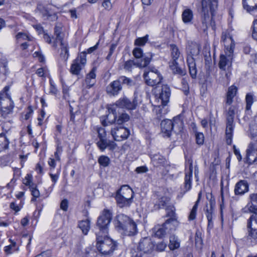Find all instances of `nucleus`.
Masks as SVG:
<instances>
[{"label":"nucleus","mask_w":257,"mask_h":257,"mask_svg":"<svg viewBox=\"0 0 257 257\" xmlns=\"http://www.w3.org/2000/svg\"><path fill=\"white\" fill-rule=\"evenodd\" d=\"M136 104L131 101L126 97L119 99L115 103L110 104L108 107L109 114L106 115L104 119L101 117L102 124L106 126L109 124L116 122L118 124H122L130 119V116L125 112L120 111L121 108L127 109H135Z\"/></svg>","instance_id":"obj_1"},{"label":"nucleus","mask_w":257,"mask_h":257,"mask_svg":"<svg viewBox=\"0 0 257 257\" xmlns=\"http://www.w3.org/2000/svg\"><path fill=\"white\" fill-rule=\"evenodd\" d=\"M62 32L61 26L56 25L54 36L51 37L48 34L45 33L44 34L43 38L47 43L51 44L54 48H57L58 45H60L61 49L60 56L66 60L69 56L68 44L63 40V34Z\"/></svg>","instance_id":"obj_2"},{"label":"nucleus","mask_w":257,"mask_h":257,"mask_svg":"<svg viewBox=\"0 0 257 257\" xmlns=\"http://www.w3.org/2000/svg\"><path fill=\"white\" fill-rule=\"evenodd\" d=\"M107 233H97V250L104 256L110 255L117 247L116 242L112 240Z\"/></svg>","instance_id":"obj_3"},{"label":"nucleus","mask_w":257,"mask_h":257,"mask_svg":"<svg viewBox=\"0 0 257 257\" xmlns=\"http://www.w3.org/2000/svg\"><path fill=\"white\" fill-rule=\"evenodd\" d=\"M200 50V47L197 43L193 42H188L187 47V52L188 54L187 62L190 74L193 78H195L197 74L196 63L193 57L198 56Z\"/></svg>","instance_id":"obj_4"},{"label":"nucleus","mask_w":257,"mask_h":257,"mask_svg":"<svg viewBox=\"0 0 257 257\" xmlns=\"http://www.w3.org/2000/svg\"><path fill=\"white\" fill-rule=\"evenodd\" d=\"M9 87L6 86L4 91L0 93V109L1 115L6 118L9 114L13 112L14 104L10 95L7 93Z\"/></svg>","instance_id":"obj_5"},{"label":"nucleus","mask_w":257,"mask_h":257,"mask_svg":"<svg viewBox=\"0 0 257 257\" xmlns=\"http://www.w3.org/2000/svg\"><path fill=\"white\" fill-rule=\"evenodd\" d=\"M155 247L153 241L149 237H144L141 239L138 244L137 252L136 250L131 251L132 257H142L143 253H151Z\"/></svg>","instance_id":"obj_6"},{"label":"nucleus","mask_w":257,"mask_h":257,"mask_svg":"<svg viewBox=\"0 0 257 257\" xmlns=\"http://www.w3.org/2000/svg\"><path fill=\"white\" fill-rule=\"evenodd\" d=\"M112 212L110 210L104 209L97 218V233H107L108 226L112 219Z\"/></svg>","instance_id":"obj_7"},{"label":"nucleus","mask_w":257,"mask_h":257,"mask_svg":"<svg viewBox=\"0 0 257 257\" xmlns=\"http://www.w3.org/2000/svg\"><path fill=\"white\" fill-rule=\"evenodd\" d=\"M144 77L146 84L151 86L159 84L162 79L159 72L154 67L146 69L144 73Z\"/></svg>","instance_id":"obj_8"},{"label":"nucleus","mask_w":257,"mask_h":257,"mask_svg":"<svg viewBox=\"0 0 257 257\" xmlns=\"http://www.w3.org/2000/svg\"><path fill=\"white\" fill-rule=\"evenodd\" d=\"M208 1L209 2V4H208L206 1H202V13L203 15L202 23L204 31L207 28V24L209 19V9L211 11L214 7L217 6V0H208Z\"/></svg>","instance_id":"obj_9"},{"label":"nucleus","mask_w":257,"mask_h":257,"mask_svg":"<svg viewBox=\"0 0 257 257\" xmlns=\"http://www.w3.org/2000/svg\"><path fill=\"white\" fill-rule=\"evenodd\" d=\"M86 63V52H83L73 60L70 67V72L73 75H78Z\"/></svg>","instance_id":"obj_10"},{"label":"nucleus","mask_w":257,"mask_h":257,"mask_svg":"<svg viewBox=\"0 0 257 257\" xmlns=\"http://www.w3.org/2000/svg\"><path fill=\"white\" fill-rule=\"evenodd\" d=\"M153 55L148 54L145 55L143 59L140 62H135L133 60H129L124 62L123 64V68L127 71H131L134 66H137L140 68L145 67L149 65L152 58Z\"/></svg>","instance_id":"obj_11"},{"label":"nucleus","mask_w":257,"mask_h":257,"mask_svg":"<svg viewBox=\"0 0 257 257\" xmlns=\"http://www.w3.org/2000/svg\"><path fill=\"white\" fill-rule=\"evenodd\" d=\"M233 51H232L231 49L228 51H225L224 54L220 55L219 67L221 70L228 71L230 70L233 59Z\"/></svg>","instance_id":"obj_12"},{"label":"nucleus","mask_w":257,"mask_h":257,"mask_svg":"<svg viewBox=\"0 0 257 257\" xmlns=\"http://www.w3.org/2000/svg\"><path fill=\"white\" fill-rule=\"evenodd\" d=\"M248 236L254 239H257V213L249 217L247 225Z\"/></svg>","instance_id":"obj_13"},{"label":"nucleus","mask_w":257,"mask_h":257,"mask_svg":"<svg viewBox=\"0 0 257 257\" xmlns=\"http://www.w3.org/2000/svg\"><path fill=\"white\" fill-rule=\"evenodd\" d=\"M169 215L171 217L167 219L163 224V226H164L168 233L175 230L179 224V222L178 221L175 212L173 211H172Z\"/></svg>","instance_id":"obj_14"},{"label":"nucleus","mask_w":257,"mask_h":257,"mask_svg":"<svg viewBox=\"0 0 257 257\" xmlns=\"http://www.w3.org/2000/svg\"><path fill=\"white\" fill-rule=\"evenodd\" d=\"M171 95V90L169 87L167 85L162 86L161 92L156 94V97L158 99V101H161V104L166 105L169 101Z\"/></svg>","instance_id":"obj_15"},{"label":"nucleus","mask_w":257,"mask_h":257,"mask_svg":"<svg viewBox=\"0 0 257 257\" xmlns=\"http://www.w3.org/2000/svg\"><path fill=\"white\" fill-rule=\"evenodd\" d=\"M111 134L114 140L121 141L127 138L130 135V132L125 127H119L112 129Z\"/></svg>","instance_id":"obj_16"},{"label":"nucleus","mask_w":257,"mask_h":257,"mask_svg":"<svg viewBox=\"0 0 257 257\" xmlns=\"http://www.w3.org/2000/svg\"><path fill=\"white\" fill-rule=\"evenodd\" d=\"M246 160L248 163L252 164L257 160V144L251 142L246 150Z\"/></svg>","instance_id":"obj_17"},{"label":"nucleus","mask_w":257,"mask_h":257,"mask_svg":"<svg viewBox=\"0 0 257 257\" xmlns=\"http://www.w3.org/2000/svg\"><path fill=\"white\" fill-rule=\"evenodd\" d=\"M221 40L225 48V51H228L231 48L233 51L235 44L230 34L227 32H224L222 34Z\"/></svg>","instance_id":"obj_18"},{"label":"nucleus","mask_w":257,"mask_h":257,"mask_svg":"<svg viewBox=\"0 0 257 257\" xmlns=\"http://www.w3.org/2000/svg\"><path fill=\"white\" fill-rule=\"evenodd\" d=\"M248 191V184L245 180H240L235 185L234 192L236 195H242Z\"/></svg>","instance_id":"obj_19"},{"label":"nucleus","mask_w":257,"mask_h":257,"mask_svg":"<svg viewBox=\"0 0 257 257\" xmlns=\"http://www.w3.org/2000/svg\"><path fill=\"white\" fill-rule=\"evenodd\" d=\"M172 121L170 119H165L161 123L162 133L164 136L169 137L173 131Z\"/></svg>","instance_id":"obj_20"},{"label":"nucleus","mask_w":257,"mask_h":257,"mask_svg":"<svg viewBox=\"0 0 257 257\" xmlns=\"http://www.w3.org/2000/svg\"><path fill=\"white\" fill-rule=\"evenodd\" d=\"M97 133L100 141L97 143V146L102 151L104 150L109 145V142L105 138V133L103 128L97 129Z\"/></svg>","instance_id":"obj_21"},{"label":"nucleus","mask_w":257,"mask_h":257,"mask_svg":"<svg viewBox=\"0 0 257 257\" xmlns=\"http://www.w3.org/2000/svg\"><path fill=\"white\" fill-rule=\"evenodd\" d=\"M251 204H248L245 208V212L257 213V193L249 195Z\"/></svg>","instance_id":"obj_22"},{"label":"nucleus","mask_w":257,"mask_h":257,"mask_svg":"<svg viewBox=\"0 0 257 257\" xmlns=\"http://www.w3.org/2000/svg\"><path fill=\"white\" fill-rule=\"evenodd\" d=\"M116 195L120 196H123L126 198L133 200L134 198V192L127 185H122L117 191Z\"/></svg>","instance_id":"obj_23"},{"label":"nucleus","mask_w":257,"mask_h":257,"mask_svg":"<svg viewBox=\"0 0 257 257\" xmlns=\"http://www.w3.org/2000/svg\"><path fill=\"white\" fill-rule=\"evenodd\" d=\"M131 219L130 217L123 214L117 215L115 221L116 227L119 230H122Z\"/></svg>","instance_id":"obj_24"},{"label":"nucleus","mask_w":257,"mask_h":257,"mask_svg":"<svg viewBox=\"0 0 257 257\" xmlns=\"http://www.w3.org/2000/svg\"><path fill=\"white\" fill-rule=\"evenodd\" d=\"M242 4L248 13L253 14L257 12V0H243Z\"/></svg>","instance_id":"obj_25"},{"label":"nucleus","mask_w":257,"mask_h":257,"mask_svg":"<svg viewBox=\"0 0 257 257\" xmlns=\"http://www.w3.org/2000/svg\"><path fill=\"white\" fill-rule=\"evenodd\" d=\"M122 230L127 235H134L137 232V225L132 219H131Z\"/></svg>","instance_id":"obj_26"},{"label":"nucleus","mask_w":257,"mask_h":257,"mask_svg":"<svg viewBox=\"0 0 257 257\" xmlns=\"http://www.w3.org/2000/svg\"><path fill=\"white\" fill-rule=\"evenodd\" d=\"M96 68L93 67L90 72L87 75L85 83L89 88L92 87L96 83Z\"/></svg>","instance_id":"obj_27"},{"label":"nucleus","mask_w":257,"mask_h":257,"mask_svg":"<svg viewBox=\"0 0 257 257\" xmlns=\"http://www.w3.org/2000/svg\"><path fill=\"white\" fill-rule=\"evenodd\" d=\"M121 89V86L117 80L113 81L109 86L107 87V92L108 93L113 95H117L119 91Z\"/></svg>","instance_id":"obj_28"},{"label":"nucleus","mask_w":257,"mask_h":257,"mask_svg":"<svg viewBox=\"0 0 257 257\" xmlns=\"http://www.w3.org/2000/svg\"><path fill=\"white\" fill-rule=\"evenodd\" d=\"M193 11L190 9H185L182 14V19L184 23L190 24L192 23L193 19Z\"/></svg>","instance_id":"obj_29"},{"label":"nucleus","mask_w":257,"mask_h":257,"mask_svg":"<svg viewBox=\"0 0 257 257\" xmlns=\"http://www.w3.org/2000/svg\"><path fill=\"white\" fill-rule=\"evenodd\" d=\"M152 232L154 235L159 238L165 237L167 233H168L164 226H163V224L155 226L152 229Z\"/></svg>","instance_id":"obj_30"},{"label":"nucleus","mask_w":257,"mask_h":257,"mask_svg":"<svg viewBox=\"0 0 257 257\" xmlns=\"http://www.w3.org/2000/svg\"><path fill=\"white\" fill-rule=\"evenodd\" d=\"M193 173V165L192 163L189 165V170L186 172L185 177V188L186 191L189 190L191 188V177Z\"/></svg>","instance_id":"obj_31"},{"label":"nucleus","mask_w":257,"mask_h":257,"mask_svg":"<svg viewBox=\"0 0 257 257\" xmlns=\"http://www.w3.org/2000/svg\"><path fill=\"white\" fill-rule=\"evenodd\" d=\"M151 161L155 167L164 166L166 163V159L159 154H155L151 157Z\"/></svg>","instance_id":"obj_32"},{"label":"nucleus","mask_w":257,"mask_h":257,"mask_svg":"<svg viewBox=\"0 0 257 257\" xmlns=\"http://www.w3.org/2000/svg\"><path fill=\"white\" fill-rule=\"evenodd\" d=\"M115 199L118 206L120 208L128 207L133 202V200L126 198L123 196L116 195Z\"/></svg>","instance_id":"obj_33"},{"label":"nucleus","mask_w":257,"mask_h":257,"mask_svg":"<svg viewBox=\"0 0 257 257\" xmlns=\"http://www.w3.org/2000/svg\"><path fill=\"white\" fill-rule=\"evenodd\" d=\"M172 121L173 131L176 133L181 132L183 130L184 123L180 117L176 116Z\"/></svg>","instance_id":"obj_34"},{"label":"nucleus","mask_w":257,"mask_h":257,"mask_svg":"<svg viewBox=\"0 0 257 257\" xmlns=\"http://www.w3.org/2000/svg\"><path fill=\"white\" fill-rule=\"evenodd\" d=\"M237 88L236 86L232 85L228 88L226 94V103L230 105L233 102V98L235 96Z\"/></svg>","instance_id":"obj_35"},{"label":"nucleus","mask_w":257,"mask_h":257,"mask_svg":"<svg viewBox=\"0 0 257 257\" xmlns=\"http://www.w3.org/2000/svg\"><path fill=\"white\" fill-rule=\"evenodd\" d=\"M180 246V240L178 236L172 235L170 236L168 246L170 250H174L179 248Z\"/></svg>","instance_id":"obj_36"},{"label":"nucleus","mask_w":257,"mask_h":257,"mask_svg":"<svg viewBox=\"0 0 257 257\" xmlns=\"http://www.w3.org/2000/svg\"><path fill=\"white\" fill-rule=\"evenodd\" d=\"M16 38L19 43H22L23 41L33 42L34 38L26 33L20 32L16 35Z\"/></svg>","instance_id":"obj_37"},{"label":"nucleus","mask_w":257,"mask_h":257,"mask_svg":"<svg viewBox=\"0 0 257 257\" xmlns=\"http://www.w3.org/2000/svg\"><path fill=\"white\" fill-rule=\"evenodd\" d=\"M170 67L174 74H185V72L179 67L176 61H172L170 63Z\"/></svg>","instance_id":"obj_38"},{"label":"nucleus","mask_w":257,"mask_h":257,"mask_svg":"<svg viewBox=\"0 0 257 257\" xmlns=\"http://www.w3.org/2000/svg\"><path fill=\"white\" fill-rule=\"evenodd\" d=\"M79 227L81 229L82 232L84 234H87L90 228V223L88 219L82 220L79 222L78 224Z\"/></svg>","instance_id":"obj_39"},{"label":"nucleus","mask_w":257,"mask_h":257,"mask_svg":"<svg viewBox=\"0 0 257 257\" xmlns=\"http://www.w3.org/2000/svg\"><path fill=\"white\" fill-rule=\"evenodd\" d=\"M9 142L5 135L2 133L0 134V152L8 148Z\"/></svg>","instance_id":"obj_40"},{"label":"nucleus","mask_w":257,"mask_h":257,"mask_svg":"<svg viewBox=\"0 0 257 257\" xmlns=\"http://www.w3.org/2000/svg\"><path fill=\"white\" fill-rule=\"evenodd\" d=\"M200 201V194L199 195V197L197 200L196 201L194 205L193 206L192 209H191L190 214L188 217V219L189 220H193L195 219L196 212L198 208V203Z\"/></svg>","instance_id":"obj_41"},{"label":"nucleus","mask_w":257,"mask_h":257,"mask_svg":"<svg viewBox=\"0 0 257 257\" xmlns=\"http://www.w3.org/2000/svg\"><path fill=\"white\" fill-rule=\"evenodd\" d=\"M96 246L92 245L86 247L85 249L84 257H95Z\"/></svg>","instance_id":"obj_42"},{"label":"nucleus","mask_w":257,"mask_h":257,"mask_svg":"<svg viewBox=\"0 0 257 257\" xmlns=\"http://www.w3.org/2000/svg\"><path fill=\"white\" fill-rule=\"evenodd\" d=\"M37 11L41 14L43 17L48 18L51 16L48 10L42 4L37 6Z\"/></svg>","instance_id":"obj_43"},{"label":"nucleus","mask_w":257,"mask_h":257,"mask_svg":"<svg viewBox=\"0 0 257 257\" xmlns=\"http://www.w3.org/2000/svg\"><path fill=\"white\" fill-rule=\"evenodd\" d=\"M171 56L172 58V61H176L180 57V52L178 47L175 45H171Z\"/></svg>","instance_id":"obj_44"},{"label":"nucleus","mask_w":257,"mask_h":257,"mask_svg":"<svg viewBox=\"0 0 257 257\" xmlns=\"http://www.w3.org/2000/svg\"><path fill=\"white\" fill-rule=\"evenodd\" d=\"M233 126H226V138L227 144L230 145L231 143Z\"/></svg>","instance_id":"obj_45"},{"label":"nucleus","mask_w":257,"mask_h":257,"mask_svg":"<svg viewBox=\"0 0 257 257\" xmlns=\"http://www.w3.org/2000/svg\"><path fill=\"white\" fill-rule=\"evenodd\" d=\"M117 80L119 82L120 84L121 83L129 86L134 84V82L132 79L124 76H120Z\"/></svg>","instance_id":"obj_46"},{"label":"nucleus","mask_w":257,"mask_h":257,"mask_svg":"<svg viewBox=\"0 0 257 257\" xmlns=\"http://www.w3.org/2000/svg\"><path fill=\"white\" fill-rule=\"evenodd\" d=\"M8 72V63L5 60H0V74L6 75Z\"/></svg>","instance_id":"obj_47"},{"label":"nucleus","mask_w":257,"mask_h":257,"mask_svg":"<svg viewBox=\"0 0 257 257\" xmlns=\"http://www.w3.org/2000/svg\"><path fill=\"white\" fill-rule=\"evenodd\" d=\"M149 35H146L145 36L137 39L135 41V45L139 46H143L148 41Z\"/></svg>","instance_id":"obj_48"},{"label":"nucleus","mask_w":257,"mask_h":257,"mask_svg":"<svg viewBox=\"0 0 257 257\" xmlns=\"http://www.w3.org/2000/svg\"><path fill=\"white\" fill-rule=\"evenodd\" d=\"M246 100V109L248 110L250 109L251 106L253 102V95L250 93H248L246 94L245 97Z\"/></svg>","instance_id":"obj_49"},{"label":"nucleus","mask_w":257,"mask_h":257,"mask_svg":"<svg viewBox=\"0 0 257 257\" xmlns=\"http://www.w3.org/2000/svg\"><path fill=\"white\" fill-rule=\"evenodd\" d=\"M11 244L8 246H6L5 247V251L7 254H11L12 253L13 250H15L16 243L15 241L12 240L11 239H10Z\"/></svg>","instance_id":"obj_50"},{"label":"nucleus","mask_w":257,"mask_h":257,"mask_svg":"<svg viewBox=\"0 0 257 257\" xmlns=\"http://www.w3.org/2000/svg\"><path fill=\"white\" fill-rule=\"evenodd\" d=\"M109 162V158L105 156H100L98 159V162L100 165L104 167L108 165Z\"/></svg>","instance_id":"obj_51"},{"label":"nucleus","mask_w":257,"mask_h":257,"mask_svg":"<svg viewBox=\"0 0 257 257\" xmlns=\"http://www.w3.org/2000/svg\"><path fill=\"white\" fill-rule=\"evenodd\" d=\"M182 84V89L185 95H187L189 93V88L188 83V81L185 78H183L181 81Z\"/></svg>","instance_id":"obj_52"},{"label":"nucleus","mask_w":257,"mask_h":257,"mask_svg":"<svg viewBox=\"0 0 257 257\" xmlns=\"http://www.w3.org/2000/svg\"><path fill=\"white\" fill-rule=\"evenodd\" d=\"M23 183L29 186V188L35 185L32 182V176L30 174H27L23 180Z\"/></svg>","instance_id":"obj_53"},{"label":"nucleus","mask_w":257,"mask_h":257,"mask_svg":"<svg viewBox=\"0 0 257 257\" xmlns=\"http://www.w3.org/2000/svg\"><path fill=\"white\" fill-rule=\"evenodd\" d=\"M31 194L33 196V198L31 199L32 201H34L35 198H38L40 196L39 191L36 188L35 185L30 188Z\"/></svg>","instance_id":"obj_54"},{"label":"nucleus","mask_w":257,"mask_h":257,"mask_svg":"<svg viewBox=\"0 0 257 257\" xmlns=\"http://www.w3.org/2000/svg\"><path fill=\"white\" fill-rule=\"evenodd\" d=\"M195 137L196 143L198 145H202L204 143V135L201 133L195 132Z\"/></svg>","instance_id":"obj_55"},{"label":"nucleus","mask_w":257,"mask_h":257,"mask_svg":"<svg viewBox=\"0 0 257 257\" xmlns=\"http://www.w3.org/2000/svg\"><path fill=\"white\" fill-rule=\"evenodd\" d=\"M143 50L140 48H136L133 51V54L134 57L137 59L140 58L143 56Z\"/></svg>","instance_id":"obj_56"},{"label":"nucleus","mask_w":257,"mask_h":257,"mask_svg":"<svg viewBox=\"0 0 257 257\" xmlns=\"http://www.w3.org/2000/svg\"><path fill=\"white\" fill-rule=\"evenodd\" d=\"M170 201V199L166 197L161 198L159 201L158 205L160 207H164Z\"/></svg>","instance_id":"obj_57"},{"label":"nucleus","mask_w":257,"mask_h":257,"mask_svg":"<svg viewBox=\"0 0 257 257\" xmlns=\"http://www.w3.org/2000/svg\"><path fill=\"white\" fill-rule=\"evenodd\" d=\"M252 37L254 39L257 40V20H254L253 22Z\"/></svg>","instance_id":"obj_58"},{"label":"nucleus","mask_w":257,"mask_h":257,"mask_svg":"<svg viewBox=\"0 0 257 257\" xmlns=\"http://www.w3.org/2000/svg\"><path fill=\"white\" fill-rule=\"evenodd\" d=\"M250 138L252 140L253 144H257V132L254 131V129H250Z\"/></svg>","instance_id":"obj_59"},{"label":"nucleus","mask_w":257,"mask_h":257,"mask_svg":"<svg viewBox=\"0 0 257 257\" xmlns=\"http://www.w3.org/2000/svg\"><path fill=\"white\" fill-rule=\"evenodd\" d=\"M69 88L67 86L63 84V98L68 101L69 98Z\"/></svg>","instance_id":"obj_60"},{"label":"nucleus","mask_w":257,"mask_h":257,"mask_svg":"<svg viewBox=\"0 0 257 257\" xmlns=\"http://www.w3.org/2000/svg\"><path fill=\"white\" fill-rule=\"evenodd\" d=\"M195 243L196 244L201 245L202 243V239L201 238V233L199 231H197L195 234Z\"/></svg>","instance_id":"obj_61"},{"label":"nucleus","mask_w":257,"mask_h":257,"mask_svg":"<svg viewBox=\"0 0 257 257\" xmlns=\"http://www.w3.org/2000/svg\"><path fill=\"white\" fill-rule=\"evenodd\" d=\"M167 246V244L164 241L159 242L156 246V248L158 251H162L165 250Z\"/></svg>","instance_id":"obj_62"},{"label":"nucleus","mask_w":257,"mask_h":257,"mask_svg":"<svg viewBox=\"0 0 257 257\" xmlns=\"http://www.w3.org/2000/svg\"><path fill=\"white\" fill-rule=\"evenodd\" d=\"M62 152V148L61 146H57L56 148V151L55 152L54 154L55 158V159L58 160L60 161V155L61 154Z\"/></svg>","instance_id":"obj_63"},{"label":"nucleus","mask_w":257,"mask_h":257,"mask_svg":"<svg viewBox=\"0 0 257 257\" xmlns=\"http://www.w3.org/2000/svg\"><path fill=\"white\" fill-rule=\"evenodd\" d=\"M102 6L106 10H109L111 8V4L109 0H103Z\"/></svg>","instance_id":"obj_64"}]
</instances>
